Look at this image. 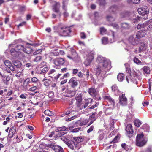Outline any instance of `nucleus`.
Here are the masks:
<instances>
[{
  "mask_svg": "<svg viewBox=\"0 0 152 152\" xmlns=\"http://www.w3.org/2000/svg\"><path fill=\"white\" fill-rule=\"evenodd\" d=\"M124 65L126 68V72L127 74L126 77V80L127 82L129 83L130 82H132L134 83H138V81L141 79L140 72L138 70H132V75L130 69L129 67V64L126 63L124 64Z\"/></svg>",
  "mask_w": 152,
  "mask_h": 152,
  "instance_id": "nucleus-1",
  "label": "nucleus"
},
{
  "mask_svg": "<svg viewBox=\"0 0 152 152\" xmlns=\"http://www.w3.org/2000/svg\"><path fill=\"white\" fill-rule=\"evenodd\" d=\"M97 61L99 63H102L101 66L97 67L96 69V74L99 75L102 72L103 73L111 69L110 61L105 57H103L101 56H99L97 58Z\"/></svg>",
  "mask_w": 152,
  "mask_h": 152,
  "instance_id": "nucleus-2",
  "label": "nucleus"
},
{
  "mask_svg": "<svg viewBox=\"0 0 152 152\" xmlns=\"http://www.w3.org/2000/svg\"><path fill=\"white\" fill-rule=\"evenodd\" d=\"M54 28L62 36H68L71 31L70 27H67L61 23L54 26Z\"/></svg>",
  "mask_w": 152,
  "mask_h": 152,
  "instance_id": "nucleus-3",
  "label": "nucleus"
},
{
  "mask_svg": "<svg viewBox=\"0 0 152 152\" xmlns=\"http://www.w3.org/2000/svg\"><path fill=\"white\" fill-rule=\"evenodd\" d=\"M147 140L143 137V135L142 133L137 134L136 137V145L137 146L141 147L145 145Z\"/></svg>",
  "mask_w": 152,
  "mask_h": 152,
  "instance_id": "nucleus-4",
  "label": "nucleus"
},
{
  "mask_svg": "<svg viewBox=\"0 0 152 152\" xmlns=\"http://www.w3.org/2000/svg\"><path fill=\"white\" fill-rule=\"evenodd\" d=\"M94 54L93 51L88 52L86 54V61H85V63L86 66L90 65L94 58Z\"/></svg>",
  "mask_w": 152,
  "mask_h": 152,
  "instance_id": "nucleus-5",
  "label": "nucleus"
},
{
  "mask_svg": "<svg viewBox=\"0 0 152 152\" xmlns=\"http://www.w3.org/2000/svg\"><path fill=\"white\" fill-rule=\"evenodd\" d=\"M72 54L71 56L68 55L67 56L69 59L72 60L73 61L77 62L80 60V58L78 56L77 53L76 52L75 50L73 49L71 50Z\"/></svg>",
  "mask_w": 152,
  "mask_h": 152,
  "instance_id": "nucleus-6",
  "label": "nucleus"
},
{
  "mask_svg": "<svg viewBox=\"0 0 152 152\" xmlns=\"http://www.w3.org/2000/svg\"><path fill=\"white\" fill-rule=\"evenodd\" d=\"M137 11L139 14L140 15L148 14L149 13L148 7L145 6L138 8Z\"/></svg>",
  "mask_w": 152,
  "mask_h": 152,
  "instance_id": "nucleus-7",
  "label": "nucleus"
},
{
  "mask_svg": "<svg viewBox=\"0 0 152 152\" xmlns=\"http://www.w3.org/2000/svg\"><path fill=\"white\" fill-rule=\"evenodd\" d=\"M127 134L129 138L131 137L133 135V130L131 124H128L127 125L125 129Z\"/></svg>",
  "mask_w": 152,
  "mask_h": 152,
  "instance_id": "nucleus-8",
  "label": "nucleus"
},
{
  "mask_svg": "<svg viewBox=\"0 0 152 152\" xmlns=\"http://www.w3.org/2000/svg\"><path fill=\"white\" fill-rule=\"evenodd\" d=\"M70 127L68 126L67 127H66L65 126L58 127L57 129V130L58 131V135L59 137H60L62 135H64L65 133H64V132L63 131H67L69 129H70Z\"/></svg>",
  "mask_w": 152,
  "mask_h": 152,
  "instance_id": "nucleus-9",
  "label": "nucleus"
},
{
  "mask_svg": "<svg viewBox=\"0 0 152 152\" xmlns=\"http://www.w3.org/2000/svg\"><path fill=\"white\" fill-rule=\"evenodd\" d=\"M119 103L122 106H126L127 104V99L125 96L124 94L119 95Z\"/></svg>",
  "mask_w": 152,
  "mask_h": 152,
  "instance_id": "nucleus-10",
  "label": "nucleus"
},
{
  "mask_svg": "<svg viewBox=\"0 0 152 152\" xmlns=\"http://www.w3.org/2000/svg\"><path fill=\"white\" fill-rule=\"evenodd\" d=\"M31 82L30 78H27L24 81L23 83V87L25 90H28L30 87L29 83Z\"/></svg>",
  "mask_w": 152,
  "mask_h": 152,
  "instance_id": "nucleus-11",
  "label": "nucleus"
},
{
  "mask_svg": "<svg viewBox=\"0 0 152 152\" xmlns=\"http://www.w3.org/2000/svg\"><path fill=\"white\" fill-rule=\"evenodd\" d=\"M68 0H63V1L62 8L65 11L63 13L64 16L65 17H67L69 15L68 13L66 11L67 10V6L68 3Z\"/></svg>",
  "mask_w": 152,
  "mask_h": 152,
  "instance_id": "nucleus-12",
  "label": "nucleus"
},
{
  "mask_svg": "<svg viewBox=\"0 0 152 152\" xmlns=\"http://www.w3.org/2000/svg\"><path fill=\"white\" fill-rule=\"evenodd\" d=\"M49 147L53 149L56 152H64L63 149L60 146L53 144L49 145Z\"/></svg>",
  "mask_w": 152,
  "mask_h": 152,
  "instance_id": "nucleus-13",
  "label": "nucleus"
},
{
  "mask_svg": "<svg viewBox=\"0 0 152 152\" xmlns=\"http://www.w3.org/2000/svg\"><path fill=\"white\" fill-rule=\"evenodd\" d=\"M75 99L76 100V104L77 106L80 107L82 104V95L80 93L77 94L75 97Z\"/></svg>",
  "mask_w": 152,
  "mask_h": 152,
  "instance_id": "nucleus-14",
  "label": "nucleus"
},
{
  "mask_svg": "<svg viewBox=\"0 0 152 152\" xmlns=\"http://www.w3.org/2000/svg\"><path fill=\"white\" fill-rule=\"evenodd\" d=\"M69 83L71 86L73 88H75L78 85L77 80L75 77H73L70 79Z\"/></svg>",
  "mask_w": 152,
  "mask_h": 152,
  "instance_id": "nucleus-15",
  "label": "nucleus"
},
{
  "mask_svg": "<svg viewBox=\"0 0 152 152\" xmlns=\"http://www.w3.org/2000/svg\"><path fill=\"white\" fill-rule=\"evenodd\" d=\"M0 75L1 76L2 81L4 83L7 85L8 82L10 79V77L9 76H6L4 75H2L1 72H0Z\"/></svg>",
  "mask_w": 152,
  "mask_h": 152,
  "instance_id": "nucleus-16",
  "label": "nucleus"
},
{
  "mask_svg": "<svg viewBox=\"0 0 152 152\" xmlns=\"http://www.w3.org/2000/svg\"><path fill=\"white\" fill-rule=\"evenodd\" d=\"M104 100L108 101L110 103L111 106L113 107H114L115 105V101L110 96H105L103 97Z\"/></svg>",
  "mask_w": 152,
  "mask_h": 152,
  "instance_id": "nucleus-17",
  "label": "nucleus"
},
{
  "mask_svg": "<svg viewBox=\"0 0 152 152\" xmlns=\"http://www.w3.org/2000/svg\"><path fill=\"white\" fill-rule=\"evenodd\" d=\"M64 62V60L62 58H58L54 60V63L56 65H63Z\"/></svg>",
  "mask_w": 152,
  "mask_h": 152,
  "instance_id": "nucleus-18",
  "label": "nucleus"
},
{
  "mask_svg": "<svg viewBox=\"0 0 152 152\" xmlns=\"http://www.w3.org/2000/svg\"><path fill=\"white\" fill-rule=\"evenodd\" d=\"M60 7V3H56L53 6V11L56 13H58L59 11V9Z\"/></svg>",
  "mask_w": 152,
  "mask_h": 152,
  "instance_id": "nucleus-19",
  "label": "nucleus"
},
{
  "mask_svg": "<svg viewBox=\"0 0 152 152\" xmlns=\"http://www.w3.org/2000/svg\"><path fill=\"white\" fill-rule=\"evenodd\" d=\"M16 131V127L15 126H13L10 129L8 136L10 138H12L13 135L15 134Z\"/></svg>",
  "mask_w": 152,
  "mask_h": 152,
  "instance_id": "nucleus-20",
  "label": "nucleus"
},
{
  "mask_svg": "<svg viewBox=\"0 0 152 152\" xmlns=\"http://www.w3.org/2000/svg\"><path fill=\"white\" fill-rule=\"evenodd\" d=\"M97 114L96 113H93L90 116L89 120L90 119L91 121L88 124V126L90 125L91 124H92L93 122L95 121L96 119V116H97Z\"/></svg>",
  "mask_w": 152,
  "mask_h": 152,
  "instance_id": "nucleus-21",
  "label": "nucleus"
},
{
  "mask_svg": "<svg viewBox=\"0 0 152 152\" xmlns=\"http://www.w3.org/2000/svg\"><path fill=\"white\" fill-rule=\"evenodd\" d=\"M146 33L144 31H138L136 35V37L137 39H140L145 36Z\"/></svg>",
  "mask_w": 152,
  "mask_h": 152,
  "instance_id": "nucleus-22",
  "label": "nucleus"
},
{
  "mask_svg": "<svg viewBox=\"0 0 152 152\" xmlns=\"http://www.w3.org/2000/svg\"><path fill=\"white\" fill-rule=\"evenodd\" d=\"M143 74L145 75L149 74L151 71L150 68L148 66H145L142 68Z\"/></svg>",
  "mask_w": 152,
  "mask_h": 152,
  "instance_id": "nucleus-23",
  "label": "nucleus"
},
{
  "mask_svg": "<svg viewBox=\"0 0 152 152\" xmlns=\"http://www.w3.org/2000/svg\"><path fill=\"white\" fill-rule=\"evenodd\" d=\"M147 44L146 43H145L143 42H141L140 44V46L139 48L140 51L145 50L147 48Z\"/></svg>",
  "mask_w": 152,
  "mask_h": 152,
  "instance_id": "nucleus-24",
  "label": "nucleus"
},
{
  "mask_svg": "<svg viewBox=\"0 0 152 152\" xmlns=\"http://www.w3.org/2000/svg\"><path fill=\"white\" fill-rule=\"evenodd\" d=\"M11 55L14 57H18L20 53L19 52H17L15 50L14 48L12 49L10 51Z\"/></svg>",
  "mask_w": 152,
  "mask_h": 152,
  "instance_id": "nucleus-25",
  "label": "nucleus"
},
{
  "mask_svg": "<svg viewBox=\"0 0 152 152\" xmlns=\"http://www.w3.org/2000/svg\"><path fill=\"white\" fill-rule=\"evenodd\" d=\"M129 42L133 45H136L138 42L137 41L135 40L132 36H131L129 37Z\"/></svg>",
  "mask_w": 152,
  "mask_h": 152,
  "instance_id": "nucleus-26",
  "label": "nucleus"
},
{
  "mask_svg": "<svg viewBox=\"0 0 152 152\" xmlns=\"http://www.w3.org/2000/svg\"><path fill=\"white\" fill-rule=\"evenodd\" d=\"M66 91L68 92L66 96L68 97H72L74 96L76 93V91H71L66 89Z\"/></svg>",
  "mask_w": 152,
  "mask_h": 152,
  "instance_id": "nucleus-27",
  "label": "nucleus"
},
{
  "mask_svg": "<svg viewBox=\"0 0 152 152\" xmlns=\"http://www.w3.org/2000/svg\"><path fill=\"white\" fill-rule=\"evenodd\" d=\"M88 93L92 96H94L97 94L96 90L93 88H91L89 89Z\"/></svg>",
  "mask_w": 152,
  "mask_h": 152,
  "instance_id": "nucleus-28",
  "label": "nucleus"
},
{
  "mask_svg": "<svg viewBox=\"0 0 152 152\" xmlns=\"http://www.w3.org/2000/svg\"><path fill=\"white\" fill-rule=\"evenodd\" d=\"M118 9V7L116 5H113L110 7L109 8V11L110 12L115 13Z\"/></svg>",
  "mask_w": 152,
  "mask_h": 152,
  "instance_id": "nucleus-29",
  "label": "nucleus"
},
{
  "mask_svg": "<svg viewBox=\"0 0 152 152\" xmlns=\"http://www.w3.org/2000/svg\"><path fill=\"white\" fill-rule=\"evenodd\" d=\"M25 46L22 45H18L15 47L16 49L19 50L18 52H20L22 51L24 52Z\"/></svg>",
  "mask_w": 152,
  "mask_h": 152,
  "instance_id": "nucleus-30",
  "label": "nucleus"
},
{
  "mask_svg": "<svg viewBox=\"0 0 152 152\" xmlns=\"http://www.w3.org/2000/svg\"><path fill=\"white\" fill-rule=\"evenodd\" d=\"M31 81L34 83L37 84V85H40L39 80L36 77H34L31 78Z\"/></svg>",
  "mask_w": 152,
  "mask_h": 152,
  "instance_id": "nucleus-31",
  "label": "nucleus"
},
{
  "mask_svg": "<svg viewBox=\"0 0 152 152\" xmlns=\"http://www.w3.org/2000/svg\"><path fill=\"white\" fill-rule=\"evenodd\" d=\"M32 51V49L30 47L25 46L24 52L27 54L30 53Z\"/></svg>",
  "mask_w": 152,
  "mask_h": 152,
  "instance_id": "nucleus-32",
  "label": "nucleus"
},
{
  "mask_svg": "<svg viewBox=\"0 0 152 152\" xmlns=\"http://www.w3.org/2000/svg\"><path fill=\"white\" fill-rule=\"evenodd\" d=\"M74 141L75 142L80 143L83 140V138L80 137H74Z\"/></svg>",
  "mask_w": 152,
  "mask_h": 152,
  "instance_id": "nucleus-33",
  "label": "nucleus"
},
{
  "mask_svg": "<svg viewBox=\"0 0 152 152\" xmlns=\"http://www.w3.org/2000/svg\"><path fill=\"white\" fill-rule=\"evenodd\" d=\"M124 74L123 73H120L118 74L117 77L118 80L120 82L122 81L124 79Z\"/></svg>",
  "mask_w": 152,
  "mask_h": 152,
  "instance_id": "nucleus-34",
  "label": "nucleus"
},
{
  "mask_svg": "<svg viewBox=\"0 0 152 152\" xmlns=\"http://www.w3.org/2000/svg\"><path fill=\"white\" fill-rule=\"evenodd\" d=\"M89 121V119H83L80 120V126L86 125Z\"/></svg>",
  "mask_w": 152,
  "mask_h": 152,
  "instance_id": "nucleus-35",
  "label": "nucleus"
},
{
  "mask_svg": "<svg viewBox=\"0 0 152 152\" xmlns=\"http://www.w3.org/2000/svg\"><path fill=\"white\" fill-rule=\"evenodd\" d=\"M114 108V107H113L111 106L110 107L107 108L105 111V114L108 115H110Z\"/></svg>",
  "mask_w": 152,
  "mask_h": 152,
  "instance_id": "nucleus-36",
  "label": "nucleus"
},
{
  "mask_svg": "<svg viewBox=\"0 0 152 152\" xmlns=\"http://www.w3.org/2000/svg\"><path fill=\"white\" fill-rule=\"evenodd\" d=\"M14 64L15 66L18 68L20 67L22 64L20 61H16L14 62Z\"/></svg>",
  "mask_w": 152,
  "mask_h": 152,
  "instance_id": "nucleus-37",
  "label": "nucleus"
},
{
  "mask_svg": "<svg viewBox=\"0 0 152 152\" xmlns=\"http://www.w3.org/2000/svg\"><path fill=\"white\" fill-rule=\"evenodd\" d=\"M72 142L74 145L75 148L79 149L81 147L80 143L75 142L73 141H72Z\"/></svg>",
  "mask_w": 152,
  "mask_h": 152,
  "instance_id": "nucleus-38",
  "label": "nucleus"
},
{
  "mask_svg": "<svg viewBox=\"0 0 152 152\" xmlns=\"http://www.w3.org/2000/svg\"><path fill=\"white\" fill-rule=\"evenodd\" d=\"M134 123L135 126L137 127L140 126L141 124V121L139 119H136L134 121Z\"/></svg>",
  "mask_w": 152,
  "mask_h": 152,
  "instance_id": "nucleus-39",
  "label": "nucleus"
},
{
  "mask_svg": "<svg viewBox=\"0 0 152 152\" xmlns=\"http://www.w3.org/2000/svg\"><path fill=\"white\" fill-rule=\"evenodd\" d=\"M112 91L115 93H118L119 92V90L117 86L116 85H114L112 87Z\"/></svg>",
  "mask_w": 152,
  "mask_h": 152,
  "instance_id": "nucleus-40",
  "label": "nucleus"
},
{
  "mask_svg": "<svg viewBox=\"0 0 152 152\" xmlns=\"http://www.w3.org/2000/svg\"><path fill=\"white\" fill-rule=\"evenodd\" d=\"M66 144L67 145L68 147L72 150L74 149V146L72 143L70 142H66Z\"/></svg>",
  "mask_w": 152,
  "mask_h": 152,
  "instance_id": "nucleus-41",
  "label": "nucleus"
},
{
  "mask_svg": "<svg viewBox=\"0 0 152 152\" xmlns=\"http://www.w3.org/2000/svg\"><path fill=\"white\" fill-rule=\"evenodd\" d=\"M107 20L110 22H112L115 21V18L111 16L108 15L107 17Z\"/></svg>",
  "mask_w": 152,
  "mask_h": 152,
  "instance_id": "nucleus-42",
  "label": "nucleus"
},
{
  "mask_svg": "<svg viewBox=\"0 0 152 152\" xmlns=\"http://www.w3.org/2000/svg\"><path fill=\"white\" fill-rule=\"evenodd\" d=\"M40 85H37V86H34L29 88V90L30 91H34L35 90L39 88Z\"/></svg>",
  "mask_w": 152,
  "mask_h": 152,
  "instance_id": "nucleus-43",
  "label": "nucleus"
},
{
  "mask_svg": "<svg viewBox=\"0 0 152 152\" xmlns=\"http://www.w3.org/2000/svg\"><path fill=\"white\" fill-rule=\"evenodd\" d=\"M152 22V19L146 21L145 23L142 24V28H145L148 25V24Z\"/></svg>",
  "mask_w": 152,
  "mask_h": 152,
  "instance_id": "nucleus-44",
  "label": "nucleus"
},
{
  "mask_svg": "<svg viewBox=\"0 0 152 152\" xmlns=\"http://www.w3.org/2000/svg\"><path fill=\"white\" fill-rule=\"evenodd\" d=\"M115 120L113 119H112L110 120V123L109 124V126L110 127L109 128L110 129H113L114 128V124Z\"/></svg>",
  "mask_w": 152,
  "mask_h": 152,
  "instance_id": "nucleus-45",
  "label": "nucleus"
},
{
  "mask_svg": "<svg viewBox=\"0 0 152 152\" xmlns=\"http://www.w3.org/2000/svg\"><path fill=\"white\" fill-rule=\"evenodd\" d=\"M102 43L104 45H106L108 43V39L107 37H103L102 39Z\"/></svg>",
  "mask_w": 152,
  "mask_h": 152,
  "instance_id": "nucleus-46",
  "label": "nucleus"
},
{
  "mask_svg": "<svg viewBox=\"0 0 152 152\" xmlns=\"http://www.w3.org/2000/svg\"><path fill=\"white\" fill-rule=\"evenodd\" d=\"M44 113L46 115L49 116H52L53 115L52 112L49 110H45Z\"/></svg>",
  "mask_w": 152,
  "mask_h": 152,
  "instance_id": "nucleus-47",
  "label": "nucleus"
},
{
  "mask_svg": "<svg viewBox=\"0 0 152 152\" xmlns=\"http://www.w3.org/2000/svg\"><path fill=\"white\" fill-rule=\"evenodd\" d=\"M127 2L129 3H132L133 4H136L140 2V0H127Z\"/></svg>",
  "mask_w": 152,
  "mask_h": 152,
  "instance_id": "nucleus-48",
  "label": "nucleus"
},
{
  "mask_svg": "<svg viewBox=\"0 0 152 152\" xmlns=\"http://www.w3.org/2000/svg\"><path fill=\"white\" fill-rule=\"evenodd\" d=\"M92 99L90 98L88 99L86 101V103L84 105V108H86L88 106L89 102L91 103L92 102Z\"/></svg>",
  "mask_w": 152,
  "mask_h": 152,
  "instance_id": "nucleus-49",
  "label": "nucleus"
},
{
  "mask_svg": "<svg viewBox=\"0 0 152 152\" xmlns=\"http://www.w3.org/2000/svg\"><path fill=\"white\" fill-rule=\"evenodd\" d=\"M42 59V57L41 56H37L33 60V61L35 62H38L40 61Z\"/></svg>",
  "mask_w": 152,
  "mask_h": 152,
  "instance_id": "nucleus-50",
  "label": "nucleus"
},
{
  "mask_svg": "<svg viewBox=\"0 0 152 152\" xmlns=\"http://www.w3.org/2000/svg\"><path fill=\"white\" fill-rule=\"evenodd\" d=\"M72 112L71 109H68L64 112V113L62 115V117H63L64 115H68L70 114Z\"/></svg>",
  "mask_w": 152,
  "mask_h": 152,
  "instance_id": "nucleus-51",
  "label": "nucleus"
},
{
  "mask_svg": "<svg viewBox=\"0 0 152 152\" xmlns=\"http://www.w3.org/2000/svg\"><path fill=\"white\" fill-rule=\"evenodd\" d=\"M134 62L137 64H141V61L139 60L137 58L134 57L133 59Z\"/></svg>",
  "mask_w": 152,
  "mask_h": 152,
  "instance_id": "nucleus-52",
  "label": "nucleus"
},
{
  "mask_svg": "<svg viewBox=\"0 0 152 152\" xmlns=\"http://www.w3.org/2000/svg\"><path fill=\"white\" fill-rule=\"evenodd\" d=\"M106 30L104 27H101L100 28V33L101 34H104L106 33Z\"/></svg>",
  "mask_w": 152,
  "mask_h": 152,
  "instance_id": "nucleus-53",
  "label": "nucleus"
},
{
  "mask_svg": "<svg viewBox=\"0 0 152 152\" xmlns=\"http://www.w3.org/2000/svg\"><path fill=\"white\" fill-rule=\"evenodd\" d=\"M4 64L8 68L12 64L8 60H5L4 62Z\"/></svg>",
  "mask_w": 152,
  "mask_h": 152,
  "instance_id": "nucleus-54",
  "label": "nucleus"
},
{
  "mask_svg": "<svg viewBox=\"0 0 152 152\" xmlns=\"http://www.w3.org/2000/svg\"><path fill=\"white\" fill-rule=\"evenodd\" d=\"M48 69L47 67H45L42 69L41 71V72H39L40 74H42L44 73H46L48 71Z\"/></svg>",
  "mask_w": 152,
  "mask_h": 152,
  "instance_id": "nucleus-55",
  "label": "nucleus"
},
{
  "mask_svg": "<svg viewBox=\"0 0 152 152\" xmlns=\"http://www.w3.org/2000/svg\"><path fill=\"white\" fill-rule=\"evenodd\" d=\"M43 81H45L44 82V84L46 86H48L50 84V81L49 80H47L45 79H44Z\"/></svg>",
  "mask_w": 152,
  "mask_h": 152,
  "instance_id": "nucleus-56",
  "label": "nucleus"
},
{
  "mask_svg": "<svg viewBox=\"0 0 152 152\" xmlns=\"http://www.w3.org/2000/svg\"><path fill=\"white\" fill-rule=\"evenodd\" d=\"M129 25L126 23H123L121 24V27L124 28H129Z\"/></svg>",
  "mask_w": 152,
  "mask_h": 152,
  "instance_id": "nucleus-57",
  "label": "nucleus"
},
{
  "mask_svg": "<svg viewBox=\"0 0 152 152\" xmlns=\"http://www.w3.org/2000/svg\"><path fill=\"white\" fill-rule=\"evenodd\" d=\"M140 19L139 16H137L132 21L134 23H137Z\"/></svg>",
  "mask_w": 152,
  "mask_h": 152,
  "instance_id": "nucleus-58",
  "label": "nucleus"
},
{
  "mask_svg": "<svg viewBox=\"0 0 152 152\" xmlns=\"http://www.w3.org/2000/svg\"><path fill=\"white\" fill-rule=\"evenodd\" d=\"M129 15V13L128 12H125L122 13L121 14V17L123 18L126 17L128 16Z\"/></svg>",
  "mask_w": 152,
  "mask_h": 152,
  "instance_id": "nucleus-59",
  "label": "nucleus"
},
{
  "mask_svg": "<svg viewBox=\"0 0 152 152\" xmlns=\"http://www.w3.org/2000/svg\"><path fill=\"white\" fill-rule=\"evenodd\" d=\"M77 116L76 115L73 116L69 118H66L65 120L66 121H69L76 118Z\"/></svg>",
  "mask_w": 152,
  "mask_h": 152,
  "instance_id": "nucleus-60",
  "label": "nucleus"
},
{
  "mask_svg": "<svg viewBox=\"0 0 152 152\" xmlns=\"http://www.w3.org/2000/svg\"><path fill=\"white\" fill-rule=\"evenodd\" d=\"M111 25L113 27V28L116 29H118L119 28L118 25L116 23H112Z\"/></svg>",
  "mask_w": 152,
  "mask_h": 152,
  "instance_id": "nucleus-61",
  "label": "nucleus"
},
{
  "mask_svg": "<svg viewBox=\"0 0 152 152\" xmlns=\"http://www.w3.org/2000/svg\"><path fill=\"white\" fill-rule=\"evenodd\" d=\"M121 146L122 148H124L126 151H127L129 149V148H128V146L125 143L122 144L121 145Z\"/></svg>",
  "mask_w": 152,
  "mask_h": 152,
  "instance_id": "nucleus-62",
  "label": "nucleus"
},
{
  "mask_svg": "<svg viewBox=\"0 0 152 152\" xmlns=\"http://www.w3.org/2000/svg\"><path fill=\"white\" fill-rule=\"evenodd\" d=\"M22 42V40L21 39H18L15 40L13 42V44H15L18 43H20Z\"/></svg>",
  "mask_w": 152,
  "mask_h": 152,
  "instance_id": "nucleus-63",
  "label": "nucleus"
},
{
  "mask_svg": "<svg viewBox=\"0 0 152 152\" xmlns=\"http://www.w3.org/2000/svg\"><path fill=\"white\" fill-rule=\"evenodd\" d=\"M80 37L82 39H85L86 38V35L84 32H81L80 34Z\"/></svg>",
  "mask_w": 152,
  "mask_h": 152,
  "instance_id": "nucleus-64",
  "label": "nucleus"
}]
</instances>
